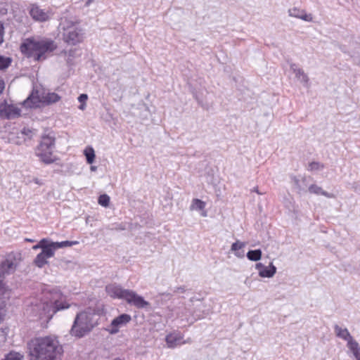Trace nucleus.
I'll list each match as a JSON object with an SVG mask.
<instances>
[{
  "label": "nucleus",
  "instance_id": "nucleus-5",
  "mask_svg": "<svg viewBox=\"0 0 360 360\" xmlns=\"http://www.w3.org/2000/svg\"><path fill=\"white\" fill-rule=\"evenodd\" d=\"M105 291L110 297L124 300L129 305L137 309L146 308L150 305L148 301L145 300L142 296L138 295L135 291L124 289L116 283L106 285Z\"/></svg>",
  "mask_w": 360,
  "mask_h": 360
},
{
  "label": "nucleus",
  "instance_id": "nucleus-15",
  "mask_svg": "<svg viewBox=\"0 0 360 360\" xmlns=\"http://www.w3.org/2000/svg\"><path fill=\"white\" fill-rule=\"evenodd\" d=\"M255 267L259 271V276L262 278H271L276 272V267L273 263H270L268 266H266L262 263H257Z\"/></svg>",
  "mask_w": 360,
  "mask_h": 360
},
{
  "label": "nucleus",
  "instance_id": "nucleus-41",
  "mask_svg": "<svg viewBox=\"0 0 360 360\" xmlns=\"http://www.w3.org/2000/svg\"><path fill=\"white\" fill-rule=\"evenodd\" d=\"M299 180L297 179H295V183L298 185Z\"/></svg>",
  "mask_w": 360,
  "mask_h": 360
},
{
  "label": "nucleus",
  "instance_id": "nucleus-30",
  "mask_svg": "<svg viewBox=\"0 0 360 360\" xmlns=\"http://www.w3.org/2000/svg\"><path fill=\"white\" fill-rule=\"evenodd\" d=\"M325 167L323 163L319 162H311L309 164L308 170L309 171H318L321 170Z\"/></svg>",
  "mask_w": 360,
  "mask_h": 360
},
{
  "label": "nucleus",
  "instance_id": "nucleus-4",
  "mask_svg": "<svg viewBox=\"0 0 360 360\" xmlns=\"http://www.w3.org/2000/svg\"><path fill=\"white\" fill-rule=\"evenodd\" d=\"M95 316L94 310L91 308H86L77 313L70 330V335L82 338L90 333L98 324Z\"/></svg>",
  "mask_w": 360,
  "mask_h": 360
},
{
  "label": "nucleus",
  "instance_id": "nucleus-6",
  "mask_svg": "<svg viewBox=\"0 0 360 360\" xmlns=\"http://www.w3.org/2000/svg\"><path fill=\"white\" fill-rule=\"evenodd\" d=\"M63 40L68 45L75 46L82 43L85 38V32L80 26V22L76 18H65L60 22Z\"/></svg>",
  "mask_w": 360,
  "mask_h": 360
},
{
  "label": "nucleus",
  "instance_id": "nucleus-43",
  "mask_svg": "<svg viewBox=\"0 0 360 360\" xmlns=\"http://www.w3.org/2000/svg\"><path fill=\"white\" fill-rule=\"evenodd\" d=\"M114 360H122V359H121L120 358H116Z\"/></svg>",
  "mask_w": 360,
  "mask_h": 360
},
{
  "label": "nucleus",
  "instance_id": "nucleus-2",
  "mask_svg": "<svg viewBox=\"0 0 360 360\" xmlns=\"http://www.w3.org/2000/svg\"><path fill=\"white\" fill-rule=\"evenodd\" d=\"M27 351L30 360H61L63 353L57 338L50 335L30 340Z\"/></svg>",
  "mask_w": 360,
  "mask_h": 360
},
{
  "label": "nucleus",
  "instance_id": "nucleus-31",
  "mask_svg": "<svg viewBox=\"0 0 360 360\" xmlns=\"http://www.w3.org/2000/svg\"><path fill=\"white\" fill-rule=\"evenodd\" d=\"M98 202L101 206L107 207L110 204V197L107 194L101 195L98 197Z\"/></svg>",
  "mask_w": 360,
  "mask_h": 360
},
{
  "label": "nucleus",
  "instance_id": "nucleus-12",
  "mask_svg": "<svg viewBox=\"0 0 360 360\" xmlns=\"http://www.w3.org/2000/svg\"><path fill=\"white\" fill-rule=\"evenodd\" d=\"M20 108L13 105H8L6 103L0 104V117L4 119H13L20 115Z\"/></svg>",
  "mask_w": 360,
  "mask_h": 360
},
{
  "label": "nucleus",
  "instance_id": "nucleus-32",
  "mask_svg": "<svg viewBox=\"0 0 360 360\" xmlns=\"http://www.w3.org/2000/svg\"><path fill=\"white\" fill-rule=\"evenodd\" d=\"M11 58L0 56V70L7 68L11 65Z\"/></svg>",
  "mask_w": 360,
  "mask_h": 360
},
{
  "label": "nucleus",
  "instance_id": "nucleus-38",
  "mask_svg": "<svg viewBox=\"0 0 360 360\" xmlns=\"http://www.w3.org/2000/svg\"><path fill=\"white\" fill-rule=\"evenodd\" d=\"M356 360H360V353L357 354V355L354 356Z\"/></svg>",
  "mask_w": 360,
  "mask_h": 360
},
{
  "label": "nucleus",
  "instance_id": "nucleus-9",
  "mask_svg": "<svg viewBox=\"0 0 360 360\" xmlns=\"http://www.w3.org/2000/svg\"><path fill=\"white\" fill-rule=\"evenodd\" d=\"M131 321V317L129 314H122L111 321L108 330L110 334H116L121 328L126 326Z\"/></svg>",
  "mask_w": 360,
  "mask_h": 360
},
{
  "label": "nucleus",
  "instance_id": "nucleus-37",
  "mask_svg": "<svg viewBox=\"0 0 360 360\" xmlns=\"http://www.w3.org/2000/svg\"><path fill=\"white\" fill-rule=\"evenodd\" d=\"M91 171H96L97 169V167L96 166H91Z\"/></svg>",
  "mask_w": 360,
  "mask_h": 360
},
{
  "label": "nucleus",
  "instance_id": "nucleus-33",
  "mask_svg": "<svg viewBox=\"0 0 360 360\" xmlns=\"http://www.w3.org/2000/svg\"><path fill=\"white\" fill-rule=\"evenodd\" d=\"M87 99H88V96L85 94H82L78 97V101H79V102L81 103V105L79 106V108L80 110H83L85 109L86 101H87Z\"/></svg>",
  "mask_w": 360,
  "mask_h": 360
},
{
  "label": "nucleus",
  "instance_id": "nucleus-29",
  "mask_svg": "<svg viewBox=\"0 0 360 360\" xmlns=\"http://www.w3.org/2000/svg\"><path fill=\"white\" fill-rule=\"evenodd\" d=\"M347 347L352 352L354 356L360 354V347L356 341L353 340L352 342H348Z\"/></svg>",
  "mask_w": 360,
  "mask_h": 360
},
{
  "label": "nucleus",
  "instance_id": "nucleus-26",
  "mask_svg": "<svg viewBox=\"0 0 360 360\" xmlns=\"http://www.w3.org/2000/svg\"><path fill=\"white\" fill-rule=\"evenodd\" d=\"M84 155L86 156V162L89 164H92L95 160L94 150L91 148H87L84 150Z\"/></svg>",
  "mask_w": 360,
  "mask_h": 360
},
{
  "label": "nucleus",
  "instance_id": "nucleus-14",
  "mask_svg": "<svg viewBox=\"0 0 360 360\" xmlns=\"http://www.w3.org/2000/svg\"><path fill=\"white\" fill-rule=\"evenodd\" d=\"M54 255L55 252L51 247L46 250H44V251H41L36 256L33 261V264L39 268H43L48 264V259L53 257Z\"/></svg>",
  "mask_w": 360,
  "mask_h": 360
},
{
  "label": "nucleus",
  "instance_id": "nucleus-1",
  "mask_svg": "<svg viewBox=\"0 0 360 360\" xmlns=\"http://www.w3.org/2000/svg\"><path fill=\"white\" fill-rule=\"evenodd\" d=\"M70 307L66 296L59 290L53 288L44 292L41 300L32 304L30 310L33 316L39 319H51L57 311L68 309Z\"/></svg>",
  "mask_w": 360,
  "mask_h": 360
},
{
  "label": "nucleus",
  "instance_id": "nucleus-23",
  "mask_svg": "<svg viewBox=\"0 0 360 360\" xmlns=\"http://www.w3.org/2000/svg\"><path fill=\"white\" fill-rule=\"evenodd\" d=\"M245 244L243 242L236 241L233 243L231 245V251L235 252V255L238 257H243L244 255L243 253L238 252L239 250L243 248Z\"/></svg>",
  "mask_w": 360,
  "mask_h": 360
},
{
  "label": "nucleus",
  "instance_id": "nucleus-28",
  "mask_svg": "<svg viewBox=\"0 0 360 360\" xmlns=\"http://www.w3.org/2000/svg\"><path fill=\"white\" fill-rule=\"evenodd\" d=\"M24 356L19 352H11L2 360H23Z\"/></svg>",
  "mask_w": 360,
  "mask_h": 360
},
{
  "label": "nucleus",
  "instance_id": "nucleus-27",
  "mask_svg": "<svg viewBox=\"0 0 360 360\" xmlns=\"http://www.w3.org/2000/svg\"><path fill=\"white\" fill-rule=\"evenodd\" d=\"M205 202L200 199H193L191 205V210H204Z\"/></svg>",
  "mask_w": 360,
  "mask_h": 360
},
{
  "label": "nucleus",
  "instance_id": "nucleus-7",
  "mask_svg": "<svg viewBox=\"0 0 360 360\" xmlns=\"http://www.w3.org/2000/svg\"><path fill=\"white\" fill-rule=\"evenodd\" d=\"M56 138L50 134L43 135L35 150L36 155L46 165L56 162L59 158L54 155Z\"/></svg>",
  "mask_w": 360,
  "mask_h": 360
},
{
  "label": "nucleus",
  "instance_id": "nucleus-17",
  "mask_svg": "<svg viewBox=\"0 0 360 360\" xmlns=\"http://www.w3.org/2000/svg\"><path fill=\"white\" fill-rule=\"evenodd\" d=\"M290 69L295 73V77L300 79V81L305 85L308 86L309 84V78L308 75L304 72L302 68H297L295 63L290 64Z\"/></svg>",
  "mask_w": 360,
  "mask_h": 360
},
{
  "label": "nucleus",
  "instance_id": "nucleus-36",
  "mask_svg": "<svg viewBox=\"0 0 360 360\" xmlns=\"http://www.w3.org/2000/svg\"><path fill=\"white\" fill-rule=\"evenodd\" d=\"M252 192H255L257 193V194L259 195H263L264 193H261L259 189H258V187L256 186V187H254L252 190H251Z\"/></svg>",
  "mask_w": 360,
  "mask_h": 360
},
{
  "label": "nucleus",
  "instance_id": "nucleus-3",
  "mask_svg": "<svg viewBox=\"0 0 360 360\" xmlns=\"http://www.w3.org/2000/svg\"><path fill=\"white\" fill-rule=\"evenodd\" d=\"M20 51L37 61L45 60L57 49L56 43L49 38H27L20 45Z\"/></svg>",
  "mask_w": 360,
  "mask_h": 360
},
{
  "label": "nucleus",
  "instance_id": "nucleus-39",
  "mask_svg": "<svg viewBox=\"0 0 360 360\" xmlns=\"http://www.w3.org/2000/svg\"><path fill=\"white\" fill-rule=\"evenodd\" d=\"M34 183H36V184H40V182H39V179H34Z\"/></svg>",
  "mask_w": 360,
  "mask_h": 360
},
{
  "label": "nucleus",
  "instance_id": "nucleus-42",
  "mask_svg": "<svg viewBox=\"0 0 360 360\" xmlns=\"http://www.w3.org/2000/svg\"><path fill=\"white\" fill-rule=\"evenodd\" d=\"M3 286L2 282L0 281V288Z\"/></svg>",
  "mask_w": 360,
  "mask_h": 360
},
{
  "label": "nucleus",
  "instance_id": "nucleus-20",
  "mask_svg": "<svg viewBox=\"0 0 360 360\" xmlns=\"http://www.w3.org/2000/svg\"><path fill=\"white\" fill-rule=\"evenodd\" d=\"M43 104L51 105L60 100V96L53 92H46L44 91Z\"/></svg>",
  "mask_w": 360,
  "mask_h": 360
},
{
  "label": "nucleus",
  "instance_id": "nucleus-19",
  "mask_svg": "<svg viewBox=\"0 0 360 360\" xmlns=\"http://www.w3.org/2000/svg\"><path fill=\"white\" fill-rule=\"evenodd\" d=\"M15 269V264L14 262L8 259H6L0 264V277L4 276L5 274H9Z\"/></svg>",
  "mask_w": 360,
  "mask_h": 360
},
{
  "label": "nucleus",
  "instance_id": "nucleus-35",
  "mask_svg": "<svg viewBox=\"0 0 360 360\" xmlns=\"http://www.w3.org/2000/svg\"><path fill=\"white\" fill-rule=\"evenodd\" d=\"M5 88V83L3 79H0V94L3 92Z\"/></svg>",
  "mask_w": 360,
  "mask_h": 360
},
{
  "label": "nucleus",
  "instance_id": "nucleus-34",
  "mask_svg": "<svg viewBox=\"0 0 360 360\" xmlns=\"http://www.w3.org/2000/svg\"><path fill=\"white\" fill-rule=\"evenodd\" d=\"M186 291L185 286L177 287L174 290V292L176 293H184Z\"/></svg>",
  "mask_w": 360,
  "mask_h": 360
},
{
  "label": "nucleus",
  "instance_id": "nucleus-8",
  "mask_svg": "<svg viewBox=\"0 0 360 360\" xmlns=\"http://www.w3.org/2000/svg\"><path fill=\"white\" fill-rule=\"evenodd\" d=\"M29 14L33 20L44 22L49 21L53 16V13L50 8L43 9L37 4H33L30 6Z\"/></svg>",
  "mask_w": 360,
  "mask_h": 360
},
{
  "label": "nucleus",
  "instance_id": "nucleus-13",
  "mask_svg": "<svg viewBox=\"0 0 360 360\" xmlns=\"http://www.w3.org/2000/svg\"><path fill=\"white\" fill-rule=\"evenodd\" d=\"M184 335L180 332H174L168 334L165 338L167 347L174 348L179 345L190 342V340H183Z\"/></svg>",
  "mask_w": 360,
  "mask_h": 360
},
{
  "label": "nucleus",
  "instance_id": "nucleus-40",
  "mask_svg": "<svg viewBox=\"0 0 360 360\" xmlns=\"http://www.w3.org/2000/svg\"><path fill=\"white\" fill-rule=\"evenodd\" d=\"M25 240L27 242H30V243H32L34 241L32 239H30V238H26Z\"/></svg>",
  "mask_w": 360,
  "mask_h": 360
},
{
  "label": "nucleus",
  "instance_id": "nucleus-24",
  "mask_svg": "<svg viewBox=\"0 0 360 360\" xmlns=\"http://www.w3.org/2000/svg\"><path fill=\"white\" fill-rule=\"evenodd\" d=\"M262 255L261 250H250L247 253V257L251 261L256 262L261 259Z\"/></svg>",
  "mask_w": 360,
  "mask_h": 360
},
{
  "label": "nucleus",
  "instance_id": "nucleus-18",
  "mask_svg": "<svg viewBox=\"0 0 360 360\" xmlns=\"http://www.w3.org/2000/svg\"><path fill=\"white\" fill-rule=\"evenodd\" d=\"M334 331L337 337L347 341V343L354 340L347 328H342L338 325H335Z\"/></svg>",
  "mask_w": 360,
  "mask_h": 360
},
{
  "label": "nucleus",
  "instance_id": "nucleus-44",
  "mask_svg": "<svg viewBox=\"0 0 360 360\" xmlns=\"http://www.w3.org/2000/svg\"><path fill=\"white\" fill-rule=\"evenodd\" d=\"M207 214H206V212L203 213L202 214V216L205 217Z\"/></svg>",
  "mask_w": 360,
  "mask_h": 360
},
{
  "label": "nucleus",
  "instance_id": "nucleus-11",
  "mask_svg": "<svg viewBox=\"0 0 360 360\" xmlns=\"http://www.w3.org/2000/svg\"><path fill=\"white\" fill-rule=\"evenodd\" d=\"M44 90L34 89L22 105L25 108H39L43 104Z\"/></svg>",
  "mask_w": 360,
  "mask_h": 360
},
{
  "label": "nucleus",
  "instance_id": "nucleus-21",
  "mask_svg": "<svg viewBox=\"0 0 360 360\" xmlns=\"http://www.w3.org/2000/svg\"><path fill=\"white\" fill-rule=\"evenodd\" d=\"M309 192L310 193L316 194V195H322L327 198H334V195L332 193H329L322 189L321 187L319 186L316 184H311L309 187Z\"/></svg>",
  "mask_w": 360,
  "mask_h": 360
},
{
  "label": "nucleus",
  "instance_id": "nucleus-10",
  "mask_svg": "<svg viewBox=\"0 0 360 360\" xmlns=\"http://www.w3.org/2000/svg\"><path fill=\"white\" fill-rule=\"evenodd\" d=\"M44 90L34 89L22 105L25 108H39L43 104Z\"/></svg>",
  "mask_w": 360,
  "mask_h": 360
},
{
  "label": "nucleus",
  "instance_id": "nucleus-22",
  "mask_svg": "<svg viewBox=\"0 0 360 360\" xmlns=\"http://www.w3.org/2000/svg\"><path fill=\"white\" fill-rule=\"evenodd\" d=\"M79 243L78 241L74 240V241H62V242H51V247L54 251L59 248H66V247H71L75 245H77Z\"/></svg>",
  "mask_w": 360,
  "mask_h": 360
},
{
  "label": "nucleus",
  "instance_id": "nucleus-16",
  "mask_svg": "<svg viewBox=\"0 0 360 360\" xmlns=\"http://www.w3.org/2000/svg\"><path fill=\"white\" fill-rule=\"evenodd\" d=\"M290 16L302 19L307 22H311L313 20L311 14H307L304 10L294 7L288 10Z\"/></svg>",
  "mask_w": 360,
  "mask_h": 360
},
{
  "label": "nucleus",
  "instance_id": "nucleus-25",
  "mask_svg": "<svg viewBox=\"0 0 360 360\" xmlns=\"http://www.w3.org/2000/svg\"><path fill=\"white\" fill-rule=\"evenodd\" d=\"M49 248H51V241L47 238H43L37 245H34L32 249L36 250L40 248L41 251H44V250H46Z\"/></svg>",
  "mask_w": 360,
  "mask_h": 360
}]
</instances>
